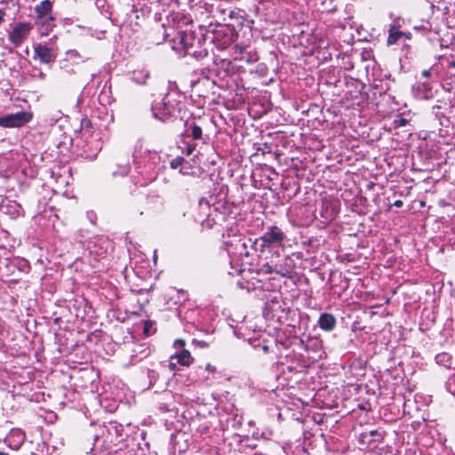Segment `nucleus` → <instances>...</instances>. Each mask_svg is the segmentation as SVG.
Returning a JSON list of instances; mask_svg holds the SVG:
<instances>
[{
  "label": "nucleus",
  "mask_w": 455,
  "mask_h": 455,
  "mask_svg": "<svg viewBox=\"0 0 455 455\" xmlns=\"http://www.w3.org/2000/svg\"><path fill=\"white\" fill-rule=\"evenodd\" d=\"M284 238V233L278 227L273 226L260 237L257 238L253 245L256 251L263 253L267 248L283 246Z\"/></svg>",
  "instance_id": "obj_1"
},
{
  "label": "nucleus",
  "mask_w": 455,
  "mask_h": 455,
  "mask_svg": "<svg viewBox=\"0 0 455 455\" xmlns=\"http://www.w3.org/2000/svg\"><path fill=\"white\" fill-rule=\"evenodd\" d=\"M31 118L32 115L25 111L10 114L0 117V126L4 128L20 127L29 122Z\"/></svg>",
  "instance_id": "obj_2"
},
{
  "label": "nucleus",
  "mask_w": 455,
  "mask_h": 455,
  "mask_svg": "<svg viewBox=\"0 0 455 455\" xmlns=\"http://www.w3.org/2000/svg\"><path fill=\"white\" fill-rule=\"evenodd\" d=\"M32 28V24L28 22H20L16 24L9 34L10 42L15 46L20 45L28 37Z\"/></svg>",
  "instance_id": "obj_3"
},
{
  "label": "nucleus",
  "mask_w": 455,
  "mask_h": 455,
  "mask_svg": "<svg viewBox=\"0 0 455 455\" xmlns=\"http://www.w3.org/2000/svg\"><path fill=\"white\" fill-rule=\"evenodd\" d=\"M35 58L38 59L42 63H50L55 59V54L52 49L44 44H36L34 47Z\"/></svg>",
  "instance_id": "obj_4"
},
{
  "label": "nucleus",
  "mask_w": 455,
  "mask_h": 455,
  "mask_svg": "<svg viewBox=\"0 0 455 455\" xmlns=\"http://www.w3.org/2000/svg\"><path fill=\"white\" fill-rule=\"evenodd\" d=\"M36 25L38 28V30L42 36H48L50 31L52 30L54 27L53 17L46 16L40 19H36Z\"/></svg>",
  "instance_id": "obj_5"
},
{
  "label": "nucleus",
  "mask_w": 455,
  "mask_h": 455,
  "mask_svg": "<svg viewBox=\"0 0 455 455\" xmlns=\"http://www.w3.org/2000/svg\"><path fill=\"white\" fill-rule=\"evenodd\" d=\"M321 329L330 331L336 326V319L331 314H322L318 321Z\"/></svg>",
  "instance_id": "obj_6"
},
{
  "label": "nucleus",
  "mask_w": 455,
  "mask_h": 455,
  "mask_svg": "<svg viewBox=\"0 0 455 455\" xmlns=\"http://www.w3.org/2000/svg\"><path fill=\"white\" fill-rule=\"evenodd\" d=\"M52 3L49 0H44L35 7L36 13V19L52 16Z\"/></svg>",
  "instance_id": "obj_7"
},
{
  "label": "nucleus",
  "mask_w": 455,
  "mask_h": 455,
  "mask_svg": "<svg viewBox=\"0 0 455 455\" xmlns=\"http://www.w3.org/2000/svg\"><path fill=\"white\" fill-rule=\"evenodd\" d=\"M173 358H177L178 363L184 366H188L192 362L190 352L186 349H183L176 355L172 356V359Z\"/></svg>",
  "instance_id": "obj_8"
},
{
  "label": "nucleus",
  "mask_w": 455,
  "mask_h": 455,
  "mask_svg": "<svg viewBox=\"0 0 455 455\" xmlns=\"http://www.w3.org/2000/svg\"><path fill=\"white\" fill-rule=\"evenodd\" d=\"M405 36L403 32L399 31L395 26L389 29V35L387 37V44L392 45L397 43L401 36Z\"/></svg>",
  "instance_id": "obj_9"
},
{
  "label": "nucleus",
  "mask_w": 455,
  "mask_h": 455,
  "mask_svg": "<svg viewBox=\"0 0 455 455\" xmlns=\"http://www.w3.org/2000/svg\"><path fill=\"white\" fill-rule=\"evenodd\" d=\"M202 135H203V131H202L201 127L198 126V125H194L192 127V137H193V139L200 140L202 138Z\"/></svg>",
  "instance_id": "obj_10"
},
{
  "label": "nucleus",
  "mask_w": 455,
  "mask_h": 455,
  "mask_svg": "<svg viewBox=\"0 0 455 455\" xmlns=\"http://www.w3.org/2000/svg\"><path fill=\"white\" fill-rule=\"evenodd\" d=\"M261 271L265 274L277 273L280 274V270L274 268L268 263H266L262 266Z\"/></svg>",
  "instance_id": "obj_11"
},
{
  "label": "nucleus",
  "mask_w": 455,
  "mask_h": 455,
  "mask_svg": "<svg viewBox=\"0 0 455 455\" xmlns=\"http://www.w3.org/2000/svg\"><path fill=\"white\" fill-rule=\"evenodd\" d=\"M396 126H405L408 124V121L405 118H399L395 121Z\"/></svg>",
  "instance_id": "obj_12"
},
{
  "label": "nucleus",
  "mask_w": 455,
  "mask_h": 455,
  "mask_svg": "<svg viewBox=\"0 0 455 455\" xmlns=\"http://www.w3.org/2000/svg\"><path fill=\"white\" fill-rule=\"evenodd\" d=\"M130 171V166L128 164H124L122 166L121 171L118 172L119 175L124 176L126 175Z\"/></svg>",
  "instance_id": "obj_13"
},
{
  "label": "nucleus",
  "mask_w": 455,
  "mask_h": 455,
  "mask_svg": "<svg viewBox=\"0 0 455 455\" xmlns=\"http://www.w3.org/2000/svg\"><path fill=\"white\" fill-rule=\"evenodd\" d=\"M184 161L183 158H177L172 162V167L176 168L179 164H180Z\"/></svg>",
  "instance_id": "obj_14"
},
{
  "label": "nucleus",
  "mask_w": 455,
  "mask_h": 455,
  "mask_svg": "<svg viewBox=\"0 0 455 455\" xmlns=\"http://www.w3.org/2000/svg\"><path fill=\"white\" fill-rule=\"evenodd\" d=\"M174 346L176 347H182L185 346V341L183 339H176L175 342H174Z\"/></svg>",
  "instance_id": "obj_15"
},
{
  "label": "nucleus",
  "mask_w": 455,
  "mask_h": 455,
  "mask_svg": "<svg viewBox=\"0 0 455 455\" xmlns=\"http://www.w3.org/2000/svg\"><path fill=\"white\" fill-rule=\"evenodd\" d=\"M206 370L209 371V372H213L215 371V367L212 366V364L208 363L206 365Z\"/></svg>",
  "instance_id": "obj_16"
},
{
  "label": "nucleus",
  "mask_w": 455,
  "mask_h": 455,
  "mask_svg": "<svg viewBox=\"0 0 455 455\" xmlns=\"http://www.w3.org/2000/svg\"><path fill=\"white\" fill-rule=\"evenodd\" d=\"M422 76L428 78L430 76V71L429 70H423L421 73Z\"/></svg>",
  "instance_id": "obj_17"
},
{
  "label": "nucleus",
  "mask_w": 455,
  "mask_h": 455,
  "mask_svg": "<svg viewBox=\"0 0 455 455\" xmlns=\"http://www.w3.org/2000/svg\"><path fill=\"white\" fill-rule=\"evenodd\" d=\"M394 205L400 207L403 205V202L401 200H396L394 204Z\"/></svg>",
  "instance_id": "obj_18"
},
{
  "label": "nucleus",
  "mask_w": 455,
  "mask_h": 455,
  "mask_svg": "<svg viewBox=\"0 0 455 455\" xmlns=\"http://www.w3.org/2000/svg\"><path fill=\"white\" fill-rule=\"evenodd\" d=\"M4 19V12L2 11H0V23L2 22Z\"/></svg>",
  "instance_id": "obj_19"
},
{
  "label": "nucleus",
  "mask_w": 455,
  "mask_h": 455,
  "mask_svg": "<svg viewBox=\"0 0 455 455\" xmlns=\"http://www.w3.org/2000/svg\"><path fill=\"white\" fill-rule=\"evenodd\" d=\"M169 366H170L171 369L173 370L175 368V363L171 362Z\"/></svg>",
  "instance_id": "obj_20"
},
{
  "label": "nucleus",
  "mask_w": 455,
  "mask_h": 455,
  "mask_svg": "<svg viewBox=\"0 0 455 455\" xmlns=\"http://www.w3.org/2000/svg\"><path fill=\"white\" fill-rule=\"evenodd\" d=\"M0 455H6L4 452L0 451Z\"/></svg>",
  "instance_id": "obj_21"
}]
</instances>
